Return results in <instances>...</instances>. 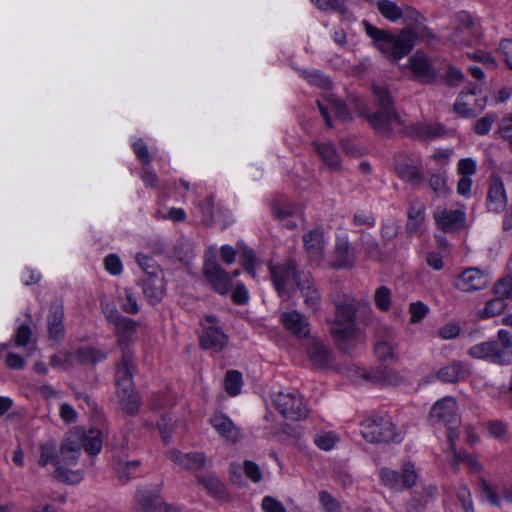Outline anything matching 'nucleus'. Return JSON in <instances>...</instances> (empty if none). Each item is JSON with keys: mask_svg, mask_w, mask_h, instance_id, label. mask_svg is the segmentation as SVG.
I'll use <instances>...</instances> for the list:
<instances>
[{"mask_svg": "<svg viewBox=\"0 0 512 512\" xmlns=\"http://www.w3.org/2000/svg\"><path fill=\"white\" fill-rule=\"evenodd\" d=\"M341 443V436L331 430H321L314 436V444L318 448H333Z\"/></svg>", "mask_w": 512, "mask_h": 512, "instance_id": "ea45409f", "label": "nucleus"}, {"mask_svg": "<svg viewBox=\"0 0 512 512\" xmlns=\"http://www.w3.org/2000/svg\"><path fill=\"white\" fill-rule=\"evenodd\" d=\"M334 304L336 311L330 324V332L339 350L349 352L361 338V331L355 321L357 304L353 298L346 295Z\"/></svg>", "mask_w": 512, "mask_h": 512, "instance_id": "7ed1b4c3", "label": "nucleus"}, {"mask_svg": "<svg viewBox=\"0 0 512 512\" xmlns=\"http://www.w3.org/2000/svg\"><path fill=\"white\" fill-rule=\"evenodd\" d=\"M495 296L506 300L512 297V276L507 275L500 278L493 287Z\"/></svg>", "mask_w": 512, "mask_h": 512, "instance_id": "5fc2aeb1", "label": "nucleus"}, {"mask_svg": "<svg viewBox=\"0 0 512 512\" xmlns=\"http://www.w3.org/2000/svg\"><path fill=\"white\" fill-rule=\"evenodd\" d=\"M354 264V255L348 240H338L334 249V259L331 266L336 269L351 268Z\"/></svg>", "mask_w": 512, "mask_h": 512, "instance_id": "f704fd0d", "label": "nucleus"}, {"mask_svg": "<svg viewBox=\"0 0 512 512\" xmlns=\"http://www.w3.org/2000/svg\"><path fill=\"white\" fill-rule=\"evenodd\" d=\"M372 91L377 110L368 118L369 125L381 136L389 137L395 132H401L405 128V122L395 108L388 86L374 83Z\"/></svg>", "mask_w": 512, "mask_h": 512, "instance_id": "f03ea898", "label": "nucleus"}, {"mask_svg": "<svg viewBox=\"0 0 512 512\" xmlns=\"http://www.w3.org/2000/svg\"><path fill=\"white\" fill-rule=\"evenodd\" d=\"M507 205V195L502 179L493 175L490 178L487 193V207L489 211L500 213Z\"/></svg>", "mask_w": 512, "mask_h": 512, "instance_id": "c85d7f7f", "label": "nucleus"}, {"mask_svg": "<svg viewBox=\"0 0 512 512\" xmlns=\"http://www.w3.org/2000/svg\"><path fill=\"white\" fill-rule=\"evenodd\" d=\"M374 302L379 310L388 311L392 302L391 290L386 286L378 287L374 294Z\"/></svg>", "mask_w": 512, "mask_h": 512, "instance_id": "3c124183", "label": "nucleus"}, {"mask_svg": "<svg viewBox=\"0 0 512 512\" xmlns=\"http://www.w3.org/2000/svg\"><path fill=\"white\" fill-rule=\"evenodd\" d=\"M203 275L206 282L220 295H226L231 290V275L215 261H206L203 265Z\"/></svg>", "mask_w": 512, "mask_h": 512, "instance_id": "2eb2a0df", "label": "nucleus"}, {"mask_svg": "<svg viewBox=\"0 0 512 512\" xmlns=\"http://www.w3.org/2000/svg\"><path fill=\"white\" fill-rule=\"evenodd\" d=\"M238 253L240 254V259L244 269L249 273L253 278L256 277L255 272V262L256 257L254 252L247 248L245 245L237 244Z\"/></svg>", "mask_w": 512, "mask_h": 512, "instance_id": "de8ad7c7", "label": "nucleus"}, {"mask_svg": "<svg viewBox=\"0 0 512 512\" xmlns=\"http://www.w3.org/2000/svg\"><path fill=\"white\" fill-rule=\"evenodd\" d=\"M275 409L287 420L300 422L309 417L308 401L297 391L278 392L273 397Z\"/></svg>", "mask_w": 512, "mask_h": 512, "instance_id": "6e6552de", "label": "nucleus"}, {"mask_svg": "<svg viewBox=\"0 0 512 512\" xmlns=\"http://www.w3.org/2000/svg\"><path fill=\"white\" fill-rule=\"evenodd\" d=\"M425 220V205L421 201H413L408 209L406 231L409 235L417 234Z\"/></svg>", "mask_w": 512, "mask_h": 512, "instance_id": "72a5a7b5", "label": "nucleus"}, {"mask_svg": "<svg viewBox=\"0 0 512 512\" xmlns=\"http://www.w3.org/2000/svg\"><path fill=\"white\" fill-rule=\"evenodd\" d=\"M479 485L480 492L487 497L488 501L492 505L500 507L501 501L496 490L482 477L479 478Z\"/></svg>", "mask_w": 512, "mask_h": 512, "instance_id": "338daca9", "label": "nucleus"}, {"mask_svg": "<svg viewBox=\"0 0 512 512\" xmlns=\"http://www.w3.org/2000/svg\"><path fill=\"white\" fill-rule=\"evenodd\" d=\"M417 479L414 464L407 462L403 464L402 474L400 476L402 488H411Z\"/></svg>", "mask_w": 512, "mask_h": 512, "instance_id": "e2e57ef3", "label": "nucleus"}, {"mask_svg": "<svg viewBox=\"0 0 512 512\" xmlns=\"http://www.w3.org/2000/svg\"><path fill=\"white\" fill-rule=\"evenodd\" d=\"M272 211L279 220H284L296 212V207L287 199H277L272 204Z\"/></svg>", "mask_w": 512, "mask_h": 512, "instance_id": "8fccbe9b", "label": "nucleus"}, {"mask_svg": "<svg viewBox=\"0 0 512 512\" xmlns=\"http://www.w3.org/2000/svg\"><path fill=\"white\" fill-rule=\"evenodd\" d=\"M448 163V151L436 149L427 161L428 183L432 193L437 198H445L448 195V185L445 166Z\"/></svg>", "mask_w": 512, "mask_h": 512, "instance_id": "9d476101", "label": "nucleus"}, {"mask_svg": "<svg viewBox=\"0 0 512 512\" xmlns=\"http://www.w3.org/2000/svg\"><path fill=\"white\" fill-rule=\"evenodd\" d=\"M434 219L438 229L440 230L439 234H436V240L440 246L446 245V232L448 231V211L445 207H438L434 212Z\"/></svg>", "mask_w": 512, "mask_h": 512, "instance_id": "58836bf2", "label": "nucleus"}, {"mask_svg": "<svg viewBox=\"0 0 512 512\" xmlns=\"http://www.w3.org/2000/svg\"><path fill=\"white\" fill-rule=\"evenodd\" d=\"M302 76L313 85L322 89L328 90L331 88V81L328 77L321 74L319 71H303Z\"/></svg>", "mask_w": 512, "mask_h": 512, "instance_id": "bf43d9fd", "label": "nucleus"}, {"mask_svg": "<svg viewBox=\"0 0 512 512\" xmlns=\"http://www.w3.org/2000/svg\"><path fill=\"white\" fill-rule=\"evenodd\" d=\"M375 381L383 385L396 386L403 381V378L397 371L383 367L377 370Z\"/></svg>", "mask_w": 512, "mask_h": 512, "instance_id": "a18cd8bd", "label": "nucleus"}, {"mask_svg": "<svg viewBox=\"0 0 512 512\" xmlns=\"http://www.w3.org/2000/svg\"><path fill=\"white\" fill-rule=\"evenodd\" d=\"M380 477L382 483L395 491H399L402 489L400 476L398 472L388 469V468H382L380 471Z\"/></svg>", "mask_w": 512, "mask_h": 512, "instance_id": "6e6d98bb", "label": "nucleus"}, {"mask_svg": "<svg viewBox=\"0 0 512 512\" xmlns=\"http://www.w3.org/2000/svg\"><path fill=\"white\" fill-rule=\"evenodd\" d=\"M307 356L311 364L318 369L331 366L334 355L331 349L320 339L313 338L307 346Z\"/></svg>", "mask_w": 512, "mask_h": 512, "instance_id": "4be33fe9", "label": "nucleus"}, {"mask_svg": "<svg viewBox=\"0 0 512 512\" xmlns=\"http://www.w3.org/2000/svg\"><path fill=\"white\" fill-rule=\"evenodd\" d=\"M199 209L201 211L202 221L206 225H210L213 222V218H214L213 197L209 196V197H206L204 200H202L199 203Z\"/></svg>", "mask_w": 512, "mask_h": 512, "instance_id": "69168bd1", "label": "nucleus"}, {"mask_svg": "<svg viewBox=\"0 0 512 512\" xmlns=\"http://www.w3.org/2000/svg\"><path fill=\"white\" fill-rule=\"evenodd\" d=\"M269 271L275 290L283 298H288L298 287L299 278H303L292 259L281 264H270Z\"/></svg>", "mask_w": 512, "mask_h": 512, "instance_id": "1a4fd4ad", "label": "nucleus"}, {"mask_svg": "<svg viewBox=\"0 0 512 512\" xmlns=\"http://www.w3.org/2000/svg\"><path fill=\"white\" fill-rule=\"evenodd\" d=\"M325 101L327 102V106L324 105L321 101H317V105L319 107L321 115L324 117L326 121V125L329 128L333 127L332 119L330 113H334L336 118H338L342 122L352 121V115L346 107L345 103H343L340 99H338L335 95L329 94Z\"/></svg>", "mask_w": 512, "mask_h": 512, "instance_id": "aec40b11", "label": "nucleus"}, {"mask_svg": "<svg viewBox=\"0 0 512 512\" xmlns=\"http://www.w3.org/2000/svg\"><path fill=\"white\" fill-rule=\"evenodd\" d=\"M206 325L200 336V345L203 349L220 352L228 344V336L216 326L217 319L213 315L205 316Z\"/></svg>", "mask_w": 512, "mask_h": 512, "instance_id": "ddd939ff", "label": "nucleus"}, {"mask_svg": "<svg viewBox=\"0 0 512 512\" xmlns=\"http://www.w3.org/2000/svg\"><path fill=\"white\" fill-rule=\"evenodd\" d=\"M209 421L212 427L228 444H237L242 439L243 434L241 430L227 415L215 413Z\"/></svg>", "mask_w": 512, "mask_h": 512, "instance_id": "412c9836", "label": "nucleus"}, {"mask_svg": "<svg viewBox=\"0 0 512 512\" xmlns=\"http://www.w3.org/2000/svg\"><path fill=\"white\" fill-rule=\"evenodd\" d=\"M134 509L137 512H180L178 508L167 505L161 497L147 490L136 494Z\"/></svg>", "mask_w": 512, "mask_h": 512, "instance_id": "6ab92c4d", "label": "nucleus"}, {"mask_svg": "<svg viewBox=\"0 0 512 512\" xmlns=\"http://www.w3.org/2000/svg\"><path fill=\"white\" fill-rule=\"evenodd\" d=\"M470 60L482 63L488 69H496L498 64L490 52L485 50H476L473 52L467 51L465 53Z\"/></svg>", "mask_w": 512, "mask_h": 512, "instance_id": "603ef678", "label": "nucleus"}, {"mask_svg": "<svg viewBox=\"0 0 512 512\" xmlns=\"http://www.w3.org/2000/svg\"><path fill=\"white\" fill-rule=\"evenodd\" d=\"M313 146L327 170L334 173L343 171L341 156L332 142L314 141Z\"/></svg>", "mask_w": 512, "mask_h": 512, "instance_id": "393cba45", "label": "nucleus"}, {"mask_svg": "<svg viewBox=\"0 0 512 512\" xmlns=\"http://www.w3.org/2000/svg\"><path fill=\"white\" fill-rule=\"evenodd\" d=\"M476 171L477 164L472 158H463L457 163V174L460 175V177L472 178V176L476 174Z\"/></svg>", "mask_w": 512, "mask_h": 512, "instance_id": "0e129e2a", "label": "nucleus"}, {"mask_svg": "<svg viewBox=\"0 0 512 512\" xmlns=\"http://www.w3.org/2000/svg\"><path fill=\"white\" fill-rule=\"evenodd\" d=\"M506 307L505 300L495 297L489 300L481 312L482 317H491L500 314Z\"/></svg>", "mask_w": 512, "mask_h": 512, "instance_id": "680f3d73", "label": "nucleus"}, {"mask_svg": "<svg viewBox=\"0 0 512 512\" xmlns=\"http://www.w3.org/2000/svg\"><path fill=\"white\" fill-rule=\"evenodd\" d=\"M420 141H432L444 138L447 134L446 126L436 120H422L415 124L406 125L401 131Z\"/></svg>", "mask_w": 512, "mask_h": 512, "instance_id": "4468645a", "label": "nucleus"}, {"mask_svg": "<svg viewBox=\"0 0 512 512\" xmlns=\"http://www.w3.org/2000/svg\"><path fill=\"white\" fill-rule=\"evenodd\" d=\"M113 468L120 482L126 484L130 480V475L138 469L141 461L133 459L127 450H116L112 456Z\"/></svg>", "mask_w": 512, "mask_h": 512, "instance_id": "a878e982", "label": "nucleus"}, {"mask_svg": "<svg viewBox=\"0 0 512 512\" xmlns=\"http://www.w3.org/2000/svg\"><path fill=\"white\" fill-rule=\"evenodd\" d=\"M144 297L151 305H156L165 295V282L162 274L149 276L142 280Z\"/></svg>", "mask_w": 512, "mask_h": 512, "instance_id": "2f4dec72", "label": "nucleus"}, {"mask_svg": "<svg viewBox=\"0 0 512 512\" xmlns=\"http://www.w3.org/2000/svg\"><path fill=\"white\" fill-rule=\"evenodd\" d=\"M428 420L435 427L448 426V397H443L434 403L430 409Z\"/></svg>", "mask_w": 512, "mask_h": 512, "instance_id": "e433bc0d", "label": "nucleus"}, {"mask_svg": "<svg viewBox=\"0 0 512 512\" xmlns=\"http://www.w3.org/2000/svg\"><path fill=\"white\" fill-rule=\"evenodd\" d=\"M489 282L488 273L478 268H468L456 277L454 285L461 291L471 292L487 287Z\"/></svg>", "mask_w": 512, "mask_h": 512, "instance_id": "a211bd4d", "label": "nucleus"}, {"mask_svg": "<svg viewBox=\"0 0 512 512\" xmlns=\"http://www.w3.org/2000/svg\"><path fill=\"white\" fill-rule=\"evenodd\" d=\"M474 358L489 359L494 363H502L505 353L498 341H487L476 344L469 349Z\"/></svg>", "mask_w": 512, "mask_h": 512, "instance_id": "7c9ffc66", "label": "nucleus"}, {"mask_svg": "<svg viewBox=\"0 0 512 512\" xmlns=\"http://www.w3.org/2000/svg\"><path fill=\"white\" fill-rule=\"evenodd\" d=\"M136 261L138 265L142 268V270L145 272L147 277L162 274L160 267L157 265L153 258L138 253L136 255Z\"/></svg>", "mask_w": 512, "mask_h": 512, "instance_id": "864d4df0", "label": "nucleus"}, {"mask_svg": "<svg viewBox=\"0 0 512 512\" xmlns=\"http://www.w3.org/2000/svg\"><path fill=\"white\" fill-rule=\"evenodd\" d=\"M106 357L104 351L92 347L79 348L74 354L75 360L81 365H94L105 360Z\"/></svg>", "mask_w": 512, "mask_h": 512, "instance_id": "4c0bfd02", "label": "nucleus"}, {"mask_svg": "<svg viewBox=\"0 0 512 512\" xmlns=\"http://www.w3.org/2000/svg\"><path fill=\"white\" fill-rule=\"evenodd\" d=\"M395 171L404 181L412 185L423 183L424 176L421 167L415 165L414 161L407 155H398L395 158Z\"/></svg>", "mask_w": 512, "mask_h": 512, "instance_id": "b1692460", "label": "nucleus"}, {"mask_svg": "<svg viewBox=\"0 0 512 512\" xmlns=\"http://www.w3.org/2000/svg\"><path fill=\"white\" fill-rule=\"evenodd\" d=\"M364 27L375 47L385 56L395 60L408 55L412 51L416 39L430 40L434 37L425 22H420L413 27H406L401 30L399 35L379 29L366 21Z\"/></svg>", "mask_w": 512, "mask_h": 512, "instance_id": "f257e3e1", "label": "nucleus"}, {"mask_svg": "<svg viewBox=\"0 0 512 512\" xmlns=\"http://www.w3.org/2000/svg\"><path fill=\"white\" fill-rule=\"evenodd\" d=\"M106 437L99 429L85 431L76 427L67 434L66 443L61 448H102L104 444L107 445Z\"/></svg>", "mask_w": 512, "mask_h": 512, "instance_id": "f8f14e48", "label": "nucleus"}, {"mask_svg": "<svg viewBox=\"0 0 512 512\" xmlns=\"http://www.w3.org/2000/svg\"><path fill=\"white\" fill-rule=\"evenodd\" d=\"M450 45L454 49L464 50L482 44L484 33L478 18L467 11H460L453 16Z\"/></svg>", "mask_w": 512, "mask_h": 512, "instance_id": "39448f33", "label": "nucleus"}, {"mask_svg": "<svg viewBox=\"0 0 512 512\" xmlns=\"http://www.w3.org/2000/svg\"><path fill=\"white\" fill-rule=\"evenodd\" d=\"M297 289L303 298L305 308L312 314L319 313L322 306V296L313 277L310 274H303V278H299Z\"/></svg>", "mask_w": 512, "mask_h": 512, "instance_id": "f3484780", "label": "nucleus"}, {"mask_svg": "<svg viewBox=\"0 0 512 512\" xmlns=\"http://www.w3.org/2000/svg\"><path fill=\"white\" fill-rule=\"evenodd\" d=\"M166 457L186 470H199L206 465V456L199 451L168 450Z\"/></svg>", "mask_w": 512, "mask_h": 512, "instance_id": "bb28decb", "label": "nucleus"}, {"mask_svg": "<svg viewBox=\"0 0 512 512\" xmlns=\"http://www.w3.org/2000/svg\"><path fill=\"white\" fill-rule=\"evenodd\" d=\"M496 119L497 116L495 113H487L475 122L474 132L480 136L487 135L491 131Z\"/></svg>", "mask_w": 512, "mask_h": 512, "instance_id": "4d7b16f0", "label": "nucleus"}, {"mask_svg": "<svg viewBox=\"0 0 512 512\" xmlns=\"http://www.w3.org/2000/svg\"><path fill=\"white\" fill-rule=\"evenodd\" d=\"M305 250L309 259L319 265L324 258L325 240L322 229L316 228L303 235Z\"/></svg>", "mask_w": 512, "mask_h": 512, "instance_id": "cd10ccee", "label": "nucleus"}, {"mask_svg": "<svg viewBox=\"0 0 512 512\" xmlns=\"http://www.w3.org/2000/svg\"><path fill=\"white\" fill-rule=\"evenodd\" d=\"M361 244L367 257L378 260L381 258V249L376 239L369 233H361Z\"/></svg>", "mask_w": 512, "mask_h": 512, "instance_id": "49530a36", "label": "nucleus"}, {"mask_svg": "<svg viewBox=\"0 0 512 512\" xmlns=\"http://www.w3.org/2000/svg\"><path fill=\"white\" fill-rule=\"evenodd\" d=\"M410 67L417 77L425 81H431L436 77L435 68L430 63L429 59L419 52L410 59Z\"/></svg>", "mask_w": 512, "mask_h": 512, "instance_id": "c9c22d12", "label": "nucleus"}, {"mask_svg": "<svg viewBox=\"0 0 512 512\" xmlns=\"http://www.w3.org/2000/svg\"><path fill=\"white\" fill-rule=\"evenodd\" d=\"M242 374L237 370H229L224 379V389L230 396H237L242 389Z\"/></svg>", "mask_w": 512, "mask_h": 512, "instance_id": "a19ab883", "label": "nucleus"}, {"mask_svg": "<svg viewBox=\"0 0 512 512\" xmlns=\"http://www.w3.org/2000/svg\"><path fill=\"white\" fill-rule=\"evenodd\" d=\"M485 108V101L476 98V88L470 86L462 91L453 106V110L463 118H472L482 112Z\"/></svg>", "mask_w": 512, "mask_h": 512, "instance_id": "dca6fc26", "label": "nucleus"}, {"mask_svg": "<svg viewBox=\"0 0 512 512\" xmlns=\"http://www.w3.org/2000/svg\"><path fill=\"white\" fill-rule=\"evenodd\" d=\"M197 480L201 483L207 492L218 501H230V495L224 483L215 475L197 476Z\"/></svg>", "mask_w": 512, "mask_h": 512, "instance_id": "473e14b6", "label": "nucleus"}, {"mask_svg": "<svg viewBox=\"0 0 512 512\" xmlns=\"http://www.w3.org/2000/svg\"><path fill=\"white\" fill-rule=\"evenodd\" d=\"M74 353L68 350H61L49 358V364L53 368L70 370L74 366Z\"/></svg>", "mask_w": 512, "mask_h": 512, "instance_id": "c03bdc74", "label": "nucleus"}, {"mask_svg": "<svg viewBox=\"0 0 512 512\" xmlns=\"http://www.w3.org/2000/svg\"><path fill=\"white\" fill-rule=\"evenodd\" d=\"M437 495V488L433 485H427L422 488V492H414L411 500V505L417 507H425L429 500L435 498Z\"/></svg>", "mask_w": 512, "mask_h": 512, "instance_id": "09e8293b", "label": "nucleus"}, {"mask_svg": "<svg viewBox=\"0 0 512 512\" xmlns=\"http://www.w3.org/2000/svg\"><path fill=\"white\" fill-rule=\"evenodd\" d=\"M64 305L56 300L51 303L47 315V329L49 338L56 342L61 341L65 335L64 327Z\"/></svg>", "mask_w": 512, "mask_h": 512, "instance_id": "5701e85b", "label": "nucleus"}, {"mask_svg": "<svg viewBox=\"0 0 512 512\" xmlns=\"http://www.w3.org/2000/svg\"><path fill=\"white\" fill-rule=\"evenodd\" d=\"M134 355L129 349L123 348L120 364L116 370L117 396L121 409L128 415L138 413L141 400L133 385Z\"/></svg>", "mask_w": 512, "mask_h": 512, "instance_id": "20e7f679", "label": "nucleus"}, {"mask_svg": "<svg viewBox=\"0 0 512 512\" xmlns=\"http://www.w3.org/2000/svg\"><path fill=\"white\" fill-rule=\"evenodd\" d=\"M281 321L288 331L299 338L307 337L310 333L307 317L297 310L282 313Z\"/></svg>", "mask_w": 512, "mask_h": 512, "instance_id": "c756f323", "label": "nucleus"}, {"mask_svg": "<svg viewBox=\"0 0 512 512\" xmlns=\"http://www.w3.org/2000/svg\"><path fill=\"white\" fill-rule=\"evenodd\" d=\"M468 227L465 205H457L450 210V233L465 230Z\"/></svg>", "mask_w": 512, "mask_h": 512, "instance_id": "37998d69", "label": "nucleus"}, {"mask_svg": "<svg viewBox=\"0 0 512 512\" xmlns=\"http://www.w3.org/2000/svg\"><path fill=\"white\" fill-rule=\"evenodd\" d=\"M377 8L383 17L392 22L397 21L403 16V9L391 0H379Z\"/></svg>", "mask_w": 512, "mask_h": 512, "instance_id": "79ce46f5", "label": "nucleus"}, {"mask_svg": "<svg viewBox=\"0 0 512 512\" xmlns=\"http://www.w3.org/2000/svg\"><path fill=\"white\" fill-rule=\"evenodd\" d=\"M106 319L115 327L117 343L124 347L135 341L139 323L131 318L122 316L117 309L112 308L105 312Z\"/></svg>", "mask_w": 512, "mask_h": 512, "instance_id": "9b49d317", "label": "nucleus"}, {"mask_svg": "<svg viewBox=\"0 0 512 512\" xmlns=\"http://www.w3.org/2000/svg\"><path fill=\"white\" fill-rule=\"evenodd\" d=\"M319 500L326 512H340V503L327 491H320Z\"/></svg>", "mask_w": 512, "mask_h": 512, "instance_id": "774afa93", "label": "nucleus"}, {"mask_svg": "<svg viewBox=\"0 0 512 512\" xmlns=\"http://www.w3.org/2000/svg\"><path fill=\"white\" fill-rule=\"evenodd\" d=\"M455 460L457 463H464L473 472H478L482 469L478 459L474 455L468 454L466 450H455Z\"/></svg>", "mask_w": 512, "mask_h": 512, "instance_id": "13d9d810", "label": "nucleus"}, {"mask_svg": "<svg viewBox=\"0 0 512 512\" xmlns=\"http://www.w3.org/2000/svg\"><path fill=\"white\" fill-rule=\"evenodd\" d=\"M121 309L132 315L137 314L140 310L136 295L131 288L124 289V302L121 304Z\"/></svg>", "mask_w": 512, "mask_h": 512, "instance_id": "052dcab7", "label": "nucleus"}, {"mask_svg": "<svg viewBox=\"0 0 512 512\" xmlns=\"http://www.w3.org/2000/svg\"><path fill=\"white\" fill-rule=\"evenodd\" d=\"M361 435L371 444L400 443L401 435L388 415L373 414L361 423Z\"/></svg>", "mask_w": 512, "mask_h": 512, "instance_id": "0eeeda50", "label": "nucleus"}, {"mask_svg": "<svg viewBox=\"0 0 512 512\" xmlns=\"http://www.w3.org/2000/svg\"><path fill=\"white\" fill-rule=\"evenodd\" d=\"M81 450H42L39 464L55 466L54 477L60 482L76 483L80 481V470L76 469Z\"/></svg>", "mask_w": 512, "mask_h": 512, "instance_id": "423d86ee", "label": "nucleus"}]
</instances>
